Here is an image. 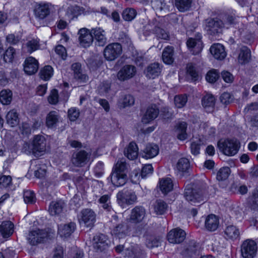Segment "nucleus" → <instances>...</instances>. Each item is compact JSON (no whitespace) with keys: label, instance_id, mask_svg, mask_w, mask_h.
I'll list each match as a JSON object with an SVG mask.
<instances>
[{"label":"nucleus","instance_id":"nucleus-1","mask_svg":"<svg viewBox=\"0 0 258 258\" xmlns=\"http://www.w3.org/2000/svg\"><path fill=\"white\" fill-rule=\"evenodd\" d=\"M239 18H236L235 16L231 15H225L222 18V20L219 19H211L207 25L208 28V30L210 31L213 34L220 33L223 28L228 29L232 25L235 28L239 30L242 29L241 26L243 25L242 23L239 25Z\"/></svg>","mask_w":258,"mask_h":258},{"label":"nucleus","instance_id":"nucleus-2","mask_svg":"<svg viewBox=\"0 0 258 258\" xmlns=\"http://www.w3.org/2000/svg\"><path fill=\"white\" fill-rule=\"evenodd\" d=\"M218 146L222 153L227 156L235 155L239 150L240 143L237 140L226 139L220 140L218 143Z\"/></svg>","mask_w":258,"mask_h":258},{"label":"nucleus","instance_id":"nucleus-3","mask_svg":"<svg viewBox=\"0 0 258 258\" xmlns=\"http://www.w3.org/2000/svg\"><path fill=\"white\" fill-rule=\"evenodd\" d=\"M28 148V152L32 153L35 156H39L40 153L44 152L46 149V141L45 138L40 135L36 136L32 144H24V148Z\"/></svg>","mask_w":258,"mask_h":258},{"label":"nucleus","instance_id":"nucleus-4","mask_svg":"<svg viewBox=\"0 0 258 258\" xmlns=\"http://www.w3.org/2000/svg\"><path fill=\"white\" fill-rule=\"evenodd\" d=\"M184 197L187 201L192 205L204 202L207 198L203 194L202 190L186 187L184 191Z\"/></svg>","mask_w":258,"mask_h":258},{"label":"nucleus","instance_id":"nucleus-5","mask_svg":"<svg viewBox=\"0 0 258 258\" xmlns=\"http://www.w3.org/2000/svg\"><path fill=\"white\" fill-rule=\"evenodd\" d=\"M96 215L95 212L90 209H85L81 211L78 216V220L81 224L89 228H92L96 221Z\"/></svg>","mask_w":258,"mask_h":258},{"label":"nucleus","instance_id":"nucleus-6","mask_svg":"<svg viewBox=\"0 0 258 258\" xmlns=\"http://www.w3.org/2000/svg\"><path fill=\"white\" fill-rule=\"evenodd\" d=\"M118 204L122 207L125 205H132L137 202V197L135 192L132 190H122L116 195Z\"/></svg>","mask_w":258,"mask_h":258},{"label":"nucleus","instance_id":"nucleus-7","mask_svg":"<svg viewBox=\"0 0 258 258\" xmlns=\"http://www.w3.org/2000/svg\"><path fill=\"white\" fill-rule=\"evenodd\" d=\"M121 52V45L118 43H113L108 44L105 48L104 55L107 60L112 61L118 57Z\"/></svg>","mask_w":258,"mask_h":258},{"label":"nucleus","instance_id":"nucleus-8","mask_svg":"<svg viewBox=\"0 0 258 258\" xmlns=\"http://www.w3.org/2000/svg\"><path fill=\"white\" fill-rule=\"evenodd\" d=\"M241 254L244 258H253L256 254L257 245L252 240L247 239L241 245Z\"/></svg>","mask_w":258,"mask_h":258},{"label":"nucleus","instance_id":"nucleus-9","mask_svg":"<svg viewBox=\"0 0 258 258\" xmlns=\"http://www.w3.org/2000/svg\"><path fill=\"white\" fill-rule=\"evenodd\" d=\"M124 258H145V253L141 246L137 244L126 246L123 252Z\"/></svg>","mask_w":258,"mask_h":258},{"label":"nucleus","instance_id":"nucleus-10","mask_svg":"<svg viewBox=\"0 0 258 258\" xmlns=\"http://www.w3.org/2000/svg\"><path fill=\"white\" fill-rule=\"evenodd\" d=\"M48 236V233L45 230L36 229L31 231L28 236V242L33 245L43 242Z\"/></svg>","mask_w":258,"mask_h":258},{"label":"nucleus","instance_id":"nucleus-11","mask_svg":"<svg viewBox=\"0 0 258 258\" xmlns=\"http://www.w3.org/2000/svg\"><path fill=\"white\" fill-rule=\"evenodd\" d=\"M91 153L85 150H81L73 154L72 162L76 166L82 167L89 162Z\"/></svg>","mask_w":258,"mask_h":258},{"label":"nucleus","instance_id":"nucleus-12","mask_svg":"<svg viewBox=\"0 0 258 258\" xmlns=\"http://www.w3.org/2000/svg\"><path fill=\"white\" fill-rule=\"evenodd\" d=\"M136 72V68L135 66L126 64L123 66L118 71L117 77L119 81H124L134 77Z\"/></svg>","mask_w":258,"mask_h":258},{"label":"nucleus","instance_id":"nucleus-13","mask_svg":"<svg viewBox=\"0 0 258 258\" xmlns=\"http://www.w3.org/2000/svg\"><path fill=\"white\" fill-rule=\"evenodd\" d=\"M78 34L80 43L83 47H87L92 44L93 41L92 31L90 32L89 29L83 28L80 29Z\"/></svg>","mask_w":258,"mask_h":258},{"label":"nucleus","instance_id":"nucleus-14","mask_svg":"<svg viewBox=\"0 0 258 258\" xmlns=\"http://www.w3.org/2000/svg\"><path fill=\"white\" fill-rule=\"evenodd\" d=\"M185 232L180 228L171 230L167 235L170 243L176 244L182 242L185 238Z\"/></svg>","mask_w":258,"mask_h":258},{"label":"nucleus","instance_id":"nucleus-15","mask_svg":"<svg viewBox=\"0 0 258 258\" xmlns=\"http://www.w3.org/2000/svg\"><path fill=\"white\" fill-rule=\"evenodd\" d=\"M109 241L107 237L103 234L96 235L93 238V245L97 251H102L108 246Z\"/></svg>","mask_w":258,"mask_h":258},{"label":"nucleus","instance_id":"nucleus-16","mask_svg":"<svg viewBox=\"0 0 258 258\" xmlns=\"http://www.w3.org/2000/svg\"><path fill=\"white\" fill-rule=\"evenodd\" d=\"M201 38V34L198 33L196 38H190L186 42L187 46L190 49V50L192 51L194 54H198L203 49V44Z\"/></svg>","mask_w":258,"mask_h":258},{"label":"nucleus","instance_id":"nucleus-17","mask_svg":"<svg viewBox=\"0 0 258 258\" xmlns=\"http://www.w3.org/2000/svg\"><path fill=\"white\" fill-rule=\"evenodd\" d=\"M146 217V210L141 206H136L132 210L130 220L133 223L142 222Z\"/></svg>","mask_w":258,"mask_h":258},{"label":"nucleus","instance_id":"nucleus-18","mask_svg":"<svg viewBox=\"0 0 258 258\" xmlns=\"http://www.w3.org/2000/svg\"><path fill=\"white\" fill-rule=\"evenodd\" d=\"M38 69V62L33 57H27L24 64V70L28 75H31L35 74Z\"/></svg>","mask_w":258,"mask_h":258},{"label":"nucleus","instance_id":"nucleus-19","mask_svg":"<svg viewBox=\"0 0 258 258\" xmlns=\"http://www.w3.org/2000/svg\"><path fill=\"white\" fill-rule=\"evenodd\" d=\"M75 229L76 224L73 222L60 224L58 227V234L61 237L67 238L74 232Z\"/></svg>","mask_w":258,"mask_h":258},{"label":"nucleus","instance_id":"nucleus-20","mask_svg":"<svg viewBox=\"0 0 258 258\" xmlns=\"http://www.w3.org/2000/svg\"><path fill=\"white\" fill-rule=\"evenodd\" d=\"M159 114V109L156 105L149 107L142 118V121L147 124L155 119Z\"/></svg>","mask_w":258,"mask_h":258},{"label":"nucleus","instance_id":"nucleus-21","mask_svg":"<svg viewBox=\"0 0 258 258\" xmlns=\"http://www.w3.org/2000/svg\"><path fill=\"white\" fill-rule=\"evenodd\" d=\"M159 151V147L157 145L149 144L143 150L142 157L146 159L153 158L158 155Z\"/></svg>","mask_w":258,"mask_h":258},{"label":"nucleus","instance_id":"nucleus-22","mask_svg":"<svg viewBox=\"0 0 258 258\" xmlns=\"http://www.w3.org/2000/svg\"><path fill=\"white\" fill-rule=\"evenodd\" d=\"M92 33L96 40L97 45L101 46H104L107 42V38L105 36V31L100 27H96L92 29Z\"/></svg>","mask_w":258,"mask_h":258},{"label":"nucleus","instance_id":"nucleus-23","mask_svg":"<svg viewBox=\"0 0 258 258\" xmlns=\"http://www.w3.org/2000/svg\"><path fill=\"white\" fill-rule=\"evenodd\" d=\"M219 225L218 218L214 214L208 215L205 222L206 229L209 231H215L217 229Z\"/></svg>","mask_w":258,"mask_h":258},{"label":"nucleus","instance_id":"nucleus-24","mask_svg":"<svg viewBox=\"0 0 258 258\" xmlns=\"http://www.w3.org/2000/svg\"><path fill=\"white\" fill-rule=\"evenodd\" d=\"M110 178L112 183L116 187L124 185L127 179V174L113 171L111 174Z\"/></svg>","mask_w":258,"mask_h":258},{"label":"nucleus","instance_id":"nucleus-25","mask_svg":"<svg viewBox=\"0 0 258 258\" xmlns=\"http://www.w3.org/2000/svg\"><path fill=\"white\" fill-rule=\"evenodd\" d=\"M72 70L74 73V78L80 82H86L88 77L83 73L81 63L75 62L72 65Z\"/></svg>","mask_w":258,"mask_h":258},{"label":"nucleus","instance_id":"nucleus-26","mask_svg":"<svg viewBox=\"0 0 258 258\" xmlns=\"http://www.w3.org/2000/svg\"><path fill=\"white\" fill-rule=\"evenodd\" d=\"M210 52L217 59H223L226 55L224 46L219 43L212 45L210 48Z\"/></svg>","mask_w":258,"mask_h":258},{"label":"nucleus","instance_id":"nucleus-27","mask_svg":"<svg viewBox=\"0 0 258 258\" xmlns=\"http://www.w3.org/2000/svg\"><path fill=\"white\" fill-rule=\"evenodd\" d=\"M139 149L136 143L131 142L124 151V155L130 160H135L138 155Z\"/></svg>","mask_w":258,"mask_h":258},{"label":"nucleus","instance_id":"nucleus-28","mask_svg":"<svg viewBox=\"0 0 258 258\" xmlns=\"http://www.w3.org/2000/svg\"><path fill=\"white\" fill-rule=\"evenodd\" d=\"M216 99L211 94H207L202 99V105L207 112H210L213 111L215 105Z\"/></svg>","mask_w":258,"mask_h":258},{"label":"nucleus","instance_id":"nucleus-29","mask_svg":"<svg viewBox=\"0 0 258 258\" xmlns=\"http://www.w3.org/2000/svg\"><path fill=\"white\" fill-rule=\"evenodd\" d=\"M161 70V68L158 63H152L147 67L146 76L149 79H155L160 75Z\"/></svg>","mask_w":258,"mask_h":258},{"label":"nucleus","instance_id":"nucleus-30","mask_svg":"<svg viewBox=\"0 0 258 258\" xmlns=\"http://www.w3.org/2000/svg\"><path fill=\"white\" fill-rule=\"evenodd\" d=\"M159 188L163 194H167L173 189V183L172 180L169 177L161 179L159 181Z\"/></svg>","mask_w":258,"mask_h":258},{"label":"nucleus","instance_id":"nucleus-31","mask_svg":"<svg viewBox=\"0 0 258 258\" xmlns=\"http://www.w3.org/2000/svg\"><path fill=\"white\" fill-rule=\"evenodd\" d=\"M187 124L185 122H179L175 126V132L177 139L180 141L186 139L187 135L186 133Z\"/></svg>","mask_w":258,"mask_h":258},{"label":"nucleus","instance_id":"nucleus-32","mask_svg":"<svg viewBox=\"0 0 258 258\" xmlns=\"http://www.w3.org/2000/svg\"><path fill=\"white\" fill-rule=\"evenodd\" d=\"M13 232L14 224L11 221H4L0 225V232L4 237L10 236Z\"/></svg>","mask_w":258,"mask_h":258},{"label":"nucleus","instance_id":"nucleus-33","mask_svg":"<svg viewBox=\"0 0 258 258\" xmlns=\"http://www.w3.org/2000/svg\"><path fill=\"white\" fill-rule=\"evenodd\" d=\"M58 113L55 111H51L46 117V125L49 128L55 127L59 121Z\"/></svg>","mask_w":258,"mask_h":258},{"label":"nucleus","instance_id":"nucleus-34","mask_svg":"<svg viewBox=\"0 0 258 258\" xmlns=\"http://www.w3.org/2000/svg\"><path fill=\"white\" fill-rule=\"evenodd\" d=\"M64 203L62 201L52 202L49 205L48 212L52 216L59 215L63 210Z\"/></svg>","mask_w":258,"mask_h":258},{"label":"nucleus","instance_id":"nucleus-35","mask_svg":"<svg viewBox=\"0 0 258 258\" xmlns=\"http://www.w3.org/2000/svg\"><path fill=\"white\" fill-rule=\"evenodd\" d=\"M49 5L47 4L39 5L35 10V16L40 19L45 18L49 14Z\"/></svg>","mask_w":258,"mask_h":258},{"label":"nucleus","instance_id":"nucleus-36","mask_svg":"<svg viewBox=\"0 0 258 258\" xmlns=\"http://www.w3.org/2000/svg\"><path fill=\"white\" fill-rule=\"evenodd\" d=\"M224 233L226 237L231 240L236 239L240 235L239 229L232 225L227 226L225 229Z\"/></svg>","mask_w":258,"mask_h":258},{"label":"nucleus","instance_id":"nucleus-37","mask_svg":"<svg viewBox=\"0 0 258 258\" xmlns=\"http://www.w3.org/2000/svg\"><path fill=\"white\" fill-rule=\"evenodd\" d=\"M174 50L172 46L166 47L162 52V60L163 62L167 64H171L174 60L173 58Z\"/></svg>","mask_w":258,"mask_h":258},{"label":"nucleus","instance_id":"nucleus-38","mask_svg":"<svg viewBox=\"0 0 258 258\" xmlns=\"http://www.w3.org/2000/svg\"><path fill=\"white\" fill-rule=\"evenodd\" d=\"M84 13V9L77 6H71L68 7L66 12L68 17L73 20L77 18L79 15Z\"/></svg>","mask_w":258,"mask_h":258},{"label":"nucleus","instance_id":"nucleus-39","mask_svg":"<svg viewBox=\"0 0 258 258\" xmlns=\"http://www.w3.org/2000/svg\"><path fill=\"white\" fill-rule=\"evenodd\" d=\"M6 120L11 126L17 125L19 121L18 114L15 109L11 110L6 115Z\"/></svg>","mask_w":258,"mask_h":258},{"label":"nucleus","instance_id":"nucleus-40","mask_svg":"<svg viewBox=\"0 0 258 258\" xmlns=\"http://www.w3.org/2000/svg\"><path fill=\"white\" fill-rule=\"evenodd\" d=\"M192 4V0H175V5L177 9L181 12L188 11Z\"/></svg>","mask_w":258,"mask_h":258},{"label":"nucleus","instance_id":"nucleus-41","mask_svg":"<svg viewBox=\"0 0 258 258\" xmlns=\"http://www.w3.org/2000/svg\"><path fill=\"white\" fill-rule=\"evenodd\" d=\"M39 42L36 39H32L28 41L23 46V50L24 52L32 53L36 50L39 48Z\"/></svg>","mask_w":258,"mask_h":258},{"label":"nucleus","instance_id":"nucleus-42","mask_svg":"<svg viewBox=\"0 0 258 258\" xmlns=\"http://www.w3.org/2000/svg\"><path fill=\"white\" fill-rule=\"evenodd\" d=\"M190 166L189 160L186 158L179 159L176 164V170L181 173L185 172Z\"/></svg>","mask_w":258,"mask_h":258},{"label":"nucleus","instance_id":"nucleus-43","mask_svg":"<svg viewBox=\"0 0 258 258\" xmlns=\"http://www.w3.org/2000/svg\"><path fill=\"white\" fill-rule=\"evenodd\" d=\"M152 7L156 11L164 12H168L170 10V6L165 3V0H155L152 3Z\"/></svg>","mask_w":258,"mask_h":258},{"label":"nucleus","instance_id":"nucleus-44","mask_svg":"<svg viewBox=\"0 0 258 258\" xmlns=\"http://www.w3.org/2000/svg\"><path fill=\"white\" fill-rule=\"evenodd\" d=\"M135 103L134 97L131 95H125L120 98L118 101V106L120 108H124L133 105Z\"/></svg>","mask_w":258,"mask_h":258},{"label":"nucleus","instance_id":"nucleus-45","mask_svg":"<svg viewBox=\"0 0 258 258\" xmlns=\"http://www.w3.org/2000/svg\"><path fill=\"white\" fill-rule=\"evenodd\" d=\"M250 51L246 47H242L238 56V61L242 64L248 61L250 59Z\"/></svg>","mask_w":258,"mask_h":258},{"label":"nucleus","instance_id":"nucleus-46","mask_svg":"<svg viewBox=\"0 0 258 258\" xmlns=\"http://www.w3.org/2000/svg\"><path fill=\"white\" fill-rule=\"evenodd\" d=\"M12 100V92L9 90H3L0 92V101L4 105L10 104Z\"/></svg>","mask_w":258,"mask_h":258},{"label":"nucleus","instance_id":"nucleus-47","mask_svg":"<svg viewBox=\"0 0 258 258\" xmlns=\"http://www.w3.org/2000/svg\"><path fill=\"white\" fill-rule=\"evenodd\" d=\"M154 209L156 214L162 215L166 212L167 209V205L163 201L158 200L154 204Z\"/></svg>","mask_w":258,"mask_h":258},{"label":"nucleus","instance_id":"nucleus-48","mask_svg":"<svg viewBox=\"0 0 258 258\" xmlns=\"http://www.w3.org/2000/svg\"><path fill=\"white\" fill-rule=\"evenodd\" d=\"M199 246L195 241H190L188 245L185 249V254L189 256L192 257L195 255L199 251Z\"/></svg>","mask_w":258,"mask_h":258},{"label":"nucleus","instance_id":"nucleus-49","mask_svg":"<svg viewBox=\"0 0 258 258\" xmlns=\"http://www.w3.org/2000/svg\"><path fill=\"white\" fill-rule=\"evenodd\" d=\"M53 68L50 66H46L39 73L40 77L45 81L48 80L53 75Z\"/></svg>","mask_w":258,"mask_h":258},{"label":"nucleus","instance_id":"nucleus-50","mask_svg":"<svg viewBox=\"0 0 258 258\" xmlns=\"http://www.w3.org/2000/svg\"><path fill=\"white\" fill-rule=\"evenodd\" d=\"M137 15L136 11L133 8H126L122 13V18L126 21H131L134 20Z\"/></svg>","mask_w":258,"mask_h":258},{"label":"nucleus","instance_id":"nucleus-51","mask_svg":"<svg viewBox=\"0 0 258 258\" xmlns=\"http://www.w3.org/2000/svg\"><path fill=\"white\" fill-rule=\"evenodd\" d=\"M127 231V226L123 224H120L115 227L112 232L115 236L119 238L124 237Z\"/></svg>","mask_w":258,"mask_h":258},{"label":"nucleus","instance_id":"nucleus-52","mask_svg":"<svg viewBox=\"0 0 258 258\" xmlns=\"http://www.w3.org/2000/svg\"><path fill=\"white\" fill-rule=\"evenodd\" d=\"M113 172H117L119 173H126L127 171V165L125 161L121 160L118 161L114 166Z\"/></svg>","mask_w":258,"mask_h":258},{"label":"nucleus","instance_id":"nucleus-53","mask_svg":"<svg viewBox=\"0 0 258 258\" xmlns=\"http://www.w3.org/2000/svg\"><path fill=\"white\" fill-rule=\"evenodd\" d=\"M47 167L45 164H39L36 165V169L35 170V176L39 178H43L46 175Z\"/></svg>","mask_w":258,"mask_h":258},{"label":"nucleus","instance_id":"nucleus-54","mask_svg":"<svg viewBox=\"0 0 258 258\" xmlns=\"http://www.w3.org/2000/svg\"><path fill=\"white\" fill-rule=\"evenodd\" d=\"M230 173V169L228 167L220 169L217 174V179L219 181L226 179Z\"/></svg>","mask_w":258,"mask_h":258},{"label":"nucleus","instance_id":"nucleus-55","mask_svg":"<svg viewBox=\"0 0 258 258\" xmlns=\"http://www.w3.org/2000/svg\"><path fill=\"white\" fill-rule=\"evenodd\" d=\"M16 54L15 49L12 47H9L5 51L3 59L6 62H11L13 60Z\"/></svg>","mask_w":258,"mask_h":258},{"label":"nucleus","instance_id":"nucleus-56","mask_svg":"<svg viewBox=\"0 0 258 258\" xmlns=\"http://www.w3.org/2000/svg\"><path fill=\"white\" fill-rule=\"evenodd\" d=\"M23 198L24 201L26 204H33L35 202V197L34 193L31 190H24Z\"/></svg>","mask_w":258,"mask_h":258},{"label":"nucleus","instance_id":"nucleus-57","mask_svg":"<svg viewBox=\"0 0 258 258\" xmlns=\"http://www.w3.org/2000/svg\"><path fill=\"white\" fill-rule=\"evenodd\" d=\"M219 77V73L217 70H212L207 73L206 79L208 82L214 83L218 80Z\"/></svg>","mask_w":258,"mask_h":258},{"label":"nucleus","instance_id":"nucleus-58","mask_svg":"<svg viewBox=\"0 0 258 258\" xmlns=\"http://www.w3.org/2000/svg\"><path fill=\"white\" fill-rule=\"evenodd\" d=\"M80 110L76 107H72L68 111V116L71 121L76 120L80 116Z\"/></svg>","mask_w":258,"mask_h":258},{"label":"nucleus","instance_id":"nucleus-59","mask_svg":"<svg viewBox=\"0 0 258 258\" xmlns=\"http://www.w3.org/2000/svg\"><path fill=\"white\" fill-rule=\"evenodd\" d=\"M187 98L186 95H178L174 97L175 106L179 108L183 107L187 102Z\"/></svg>","mask_w":258,"mask_h":258},{"label":"nucleus","instance_id":"nucleus-60","mask_svg":"<svg viewBox=\"0 0 258 258\" xmlns=\"http://www.w3.org/2000/svg\"><path fill=\"white\" fill-rule=\"evenodd\" d=\"M99 202L102 205V207L107 210L108 211H110L111 207L110 206V197L108 195H105L100 197L99 199Z\"/></svg>","mask_w":258,"mask_h":258},{"label":"nucleus","instance_id":"nucleus-61","mask_svg":"<svg viewBox=\"0 0 258 258\" xmlns=\"http://www.w3.org/2000/svg\"><path fill=\"white\" fill-rule=\"evenodd\" d=\"M205 136H213L216 133V128L210 126L208 123H204L202 125Z\"/></svg>","mask_w":258,"mask_h":258},{"label":"nucleus","instance_id":"nucleus-62","mask_svg":"<svg viewBox=\"0 0 258 258\" xmlns=\"http://www.w3.org/2000/svg\"><path fill=\"white\" fill-rule=\"evenodd\" d=\"M186 69L187 74L190 75L193 80L196 81L198 79V72L197 71L195 67L192 63L188 64Z\"/></svg>","mask_w":258,"mask_h":258},{"label":"nucleus","instance_id":"nucleus-63","mask_svg":"<svg viewBox=\"0 0 258 258\" xmlns=\"http://www.w3.org/2000/svg\"><path fill=\"white\" fill-rule=\"evenodd\" d=\"M202 144V142L201 140H197L192 142L190 145V149L192 154L196 155L199 154L200 146Z\"/></svg>","mask_w":258,"mask_h":258},{"label":"nucleus","instance_id":"nucleus-64","mask_svg":"<svg viewBox=\"0 0 258 258\" xmlns=\"http://www.w3.org/2000/svg\"><path fill=\"white\" fill-rule=\"evenodd\" d=\"M160 243V240L158 238L150 236L147 239L146 244L148 247L152 248L154 247L159 246Z\"/></svg>","mask_w":258,"mask_h":258}]
</instances>
